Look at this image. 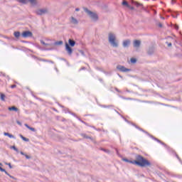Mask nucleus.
I'll return each instance as SVG.
<instances>
[{"instance_id": "9b49d317", "label": "nucleus", "mask_w": 182, "mask_h": 182, "mask_svg": "<svg viewBox=\"0 0 182 182\" xmlns=\"http://www.w3.org/2000/svg\"><path fill=\"white\" fill-rule=\"evenodd\" d=\"M141 42L139 40H135L134 41V48H140Z\"/></svg>"}, {"instance_id": "4c0bfd02", "label": "nucleus", "mask_w": 182, "mask_h": 182, "mask_svg": "<svg viewBox=\"0 0 182 182\" xmlns=\"http://www.w3.org/2000/svg\"><path fill=\"white\" fill-rule=\"evenodd\" d=\"M20 154H21V156H25V153H23V151H21Z\"/></svg>"}, {"instance_id": "a211bd4d", "label": "nucleus", "mask_w": 182, "mask_h": 182, "mask_svg": "<svg viewBox=\"0 0 182 182\" xmlns=\"http://www.w3.org/2000/svg\"><path fill=\"white\" fill-rule=\"evenodd\" d=\"M4 136H8V137H9L10 139H16L14 135L11 134L8 132H5Z\"/></svg>"}, {"instance_id": "72a5a7b5", "label": "nucleus", "mask_w": 182, "mask_h": 182, "mask_svg": "<svg viewBox=\"0 0 182 182\" xmlns=\"http://www.w3.org/2000/svg\"><path fill=\"white\" fill-rule=\"evenodd\" d=\"M15 87H16V85H11V89H15Z\"/></svg>"}, {"instance_id": "f704fd0d", "label": "nucleus", "mask_w": 182, "mask_h": 182, "mask_svg": "<svg viewBox=\"0 0 182 182\" xmlns=\"http://www.w3.org/2000/svg\"><path fill=\"white\" fill-rule=\"evenodd\" d=\"M174 28H175V29H176V31H178V26L175 25V26H174Z\"/></svg>"}, {"instance_id": "6ab92c4d", "label": "nucleus", "mask_w": 182, "mask_h": 182, "mask_svg": "<svg viewBox=\"0 0 182 182\" xmlns=\"http://www.w3.org/2000/svg\"><path fill=\"white\" fill-rule=\"evenodd\" d=\"M9 110H10V111H14V112H18V108L17 107H9Z\"/></svg>"}, {"instance_id": "393cba45", "label": "nucleus", "mask_w": 182, "mask_h": 182, "mask_svg": "<svg viewBox=\"0 0 182 182\" xmlns=\"http://www.w3.org/2000/svg\"><path fill=\"white\" fill-rule=\"evenodd\" d=\"M122 5L124 6H127V8H129V3L127 1H122Z\"/></svg>"}, {"instance_id": "f3484780", "label": "nucleus", "mask_w": 182, "mask_h": 182, "mask_svg": "<svg viewBox=\"0 0 182 182\" xmlns=\"http://www.w3.org/2000/svg\"><path fill=\"white\" fill-rule=\"evenodd\" d=\"M53 46H56L58 45H63V41H55V43H53Z\"/></svg>"}, {"instance_id": "0eeeda50", "label": "nucleus", "mask_w": 182, "mask_h": 182, "mask_svg": "<svg viewBox=\"0 0 182 182\" xmlns=\"http://www.w3.org/2000/svg\"><path fill=\"white\" fill-rule=\"evenodd\" d=\"M117 70H119V72H123L124 73H127V72H130L132 70L131 69L126 68V67L122 65H118L117 66Z\"/></svg>"}, {"instance_id": "dca6fc26", "label": "nucleus", "mask_w": 182, "mask_h": 182, "mask_svg": "<svg viewBox=\"0 0 182 182\" xmlns=\"http://www.w3.org/2000/svg\"><path fill=\"white\" fill-rule=\"evenodd\" d=\"M24 126L28 129V130H31V132H36V129L33 127H31L28 124H25Z\"/></svg>"}, {"instance_id": "49530a36", "label": "nucleus", "mask_w": 182, "mask_h": 182, "mask_svg": "<svg viewBox=\"0 0 182 182\" xmlns=\"http://www.w3.org/2000/svg\"><path fill=\"white\" fill-rule=\"evenodd\" d=\"M126 100H130V98H124Z\"/></svg>"}, {"instance_id": "a878e982", "label": "nucleus", "mask_w": 182, "mask_h": 182, "mask_svg": "<svg viewBox=\"0 0 182 182\" xmlns=\"http://www.w3.org/2000/svg\"><path fill=\"white\" fill-rule=\"evenodd\" d=\"M82 137H84L85 139H92V137L88 136L87 135H86L85 134H81Z\"/></svg>"}, {"instance_id": "c85d7f7f", "label": "nucleus", "mask_w": 182, "mask_h": 182, "mask_svg": "<svg viewBox=\"0 0 182 182\" xmlns=\"http://www.w3.org/2000/svg\"><path fill=\"white\" fill-rule=\"evenodd\" d=\"M175 156H176V157L178 159V160L180 161V163L182 164V162H181V159H180V156H178V155L177 154H175Z\"/></svg>"}, {"instance_id": "20e7f679", "label": "nucleus", "mask_w": 182, "mask_h": 182, "mask_svg": "<svg viewBox=\"0 0 182 182\" xmlns=\"http://www.w3.org/2000/svg\"><path fill=\"white\" fill-rule=\"evenodd\" d=\"M133 126L137 129L138 130H140V132H143V133H145V134H147L148 136H149V137H151V139H153L154 140H155L156 141H158V143H161V144H163L164 146V143L161 142V141H160L159 139H158L157 138L154 137L153 135H151L150 134H149V132H147L146 131H145L144 129L140 128L139 126L136 125V124H133Z\"/></svg>"}, {"instance_id": "4468645a", "label": "nucleus", "mask_w": 182, "mask_h": 182, "mask_svg": "<svg viewBox=\"0 0 182 182\" xmlns=\"http://www.w3.org/2000/svg\"><path fill=\"white\" fill-rule=\"evenodd\" d=\"M70 22L74 25H77V23H79V22L77 21V19L75 18L74 17L71 18Z\"/></svg>"}, {"instance_id": "e433bc0d", "label": "nucleus", "mask_w": 182, "mask_h": 182, "mask_svg": "<svg viewBox=\"0 0 182 182\" xmlns=\"http://www.w3.org/2000/svg\"><path fill=\"white\" fill-rule=\"evenodd\" d=\"M16 123H17V124H19V126H21V125L22 124L21 123V122H19V121H17Z\"/></svg>"}, {"instance_id": "7c9ffc66", "label": "nucleus", "mask_w": 182, "mask_h": 182, "mask_svg": "<svg viewBox=\"0 0 182 182\" xmlns=\"http://www.w3.org/2000/svg\"><path fill=\"white\" fill-rule=\"evenodd\" d=\"M6 166H9V168H12V165H11V163H5Z\"/></svg>"}, {"instance_id": "ea45409f", "label": "nucleus", "mask_w": 182, "mask_h": 182, "mask_svg": "<svg viewBox=\"0 0 182 182\" xmlns=\"http://www.w3.org/2000/svg\"><path fill=\"white\" fill-rule=\"evenodd\" d=\"M75 11H76V12H79V11H80V9L79 8H77V9H75Z\"/></svg>"}, {"instance_id": "aec40b11", "label": "nucleus", "mask_w": 182, "mask_h": 182, "mask_svg": "<svg viewBox=\"0 0 182 182\" xmlns=\"http://www.w3.org/2000/svg\"><path fill=\"white\" fill-rule=\"evenodd\" d=\"M15 38H18L19 36H21V33L19 31H15L14 33Z\"/></svg>"}, {"instance_id": "412c9836", "label": "nucleus", "mask_w": 182, "mask_h": 182, "mask_svg": "<svg viewBox=\"0 0 182 182\" xmlns=\"http://www.w3.org/2000/svg\"><path fill=\"white\" fill-rule=\"evenodd\" d=\"M0 99L2 100V102H5V94L1 93L0 94Z\"/></svg>"}, {"instance_id": "f03ea898", "label": "nucleus", "mask_w": 182, "mask_h": 182, "mask_svg": "<svg viewBox=\"0 0 182 182\" xmlns=\"http://www.w3.org/2000/svg\"><path fill=\"white\" fill-rule=\"evenodd\" d=\"M108 41L113 48H119V41H117L116 34L114 33H108Z\"/></svg>"}, {"instance_id": "5701e85b", "label": "nucleus", "mask_w": 182, "mask_h": 182, "mask_svg": "<svg viewBox=\"0 0 182 182\" xmlns=\"http://www.w3.org/2000/svg\"><path fill=\"white\" fill-rule=\"evenodd\" d=\"M20 137H21V139H22V140H23V141H29V139H28L25 136H23L22 134H20Z\"/></svg>"}, {"instance_id": "2f4dec72", "label": "nucleus", "mask_w": 182, "mask_h": 182, "mask_svg": "<svg viewBox=\"0 0 182 182\" xmlns=\"http://www.w3.org/2000/svg\"><path fill=\"white\" fill-rule=\"evenodd\" d=\"M103 151H105V153H110V151L109 149H102Z\"/></svg>"}, {"instance_id": "39448f33", "label": "nucleus", "mask_w": 182, "mask_h": 182, "mask_svg": "<svg viewBox=\"0 0 182 182\" xmlns=\"http://www.w3.org/2000/svg\"><path fill=\"white\" fill-rule=\"evenodd\" d=\"M85 12L89 15V16L92 19V21H97L98 16L97 14L93 11H90L87 8L84 9Z\"/></svg>"}, {"instance_id": "1a4fd4ad", "label": "nucleus", "mask_w": 182, "mask_h": 182, "mask_svg": "<svg viewBox=\"0 0 182 182\" xmlns=\"http://www.w3.org/2000/svg\"><path fill=\"white\" fill-rule=\"evenodd\" d=\"M65 50L68 52L70 56H71L72 53H73V50H72V48H70V46H69L68 43H65Z\"/></svg>"}, {"instance_id": "c756f323", "label": "nucleus", "mask_w": 182, "mask_h": 182, "mask_svg": "<svg viewBox=\"0 0 182 182\" xmlns=\"http://www.w3.org/2000/svg\"><path fill=\"white\" fill-rule=\"evenodd\" d=\"M166 43L168 46V48L173 46V44L171 43H168V41H166Z\"/></svg>"}, {"instance_id": "ddd939ff", "label": "nucleus", "mask_w": 182, "mask_h": 182, "mask_svg": "<svg viewBox=\"0 0 182 182\" xmlns=\"http://www.w3.org/2000/svg\"><path fill=\"white\" fill-rule=\"evenodd\" d=\"M0 166H2V164L0 163ZM0 171H2L3 173H5V174H6V176H9V177H10L11 174H9V173H8V171H6V170H5L4 168L0 166Z\"/></svg>"}, {"instance_id": "79ce46f5", "label": "nucleus", "mask_w": 182, "mask_h": 182, "mask_svg": "<svg viewBox=\"0 0 182 182\" xmlns=\"http://www.w3.org/2000/svg\"><path fill=\"white\" fill-rule=\"evenodd\" d=\"M115 90H116V92H118V93H120V90H119V89L115 88Z\"/></svg>"}, {"instance_id": "473e14b6", "label": "nucleus", "mask_w": 182, "mask_h": 182, "mask_svg": "<svg viewBox=\"0 0 182 182\" xmlns=\"http://www.w3.org/2000/svg\"><path fill=\"white\" fill-rule=\"evenodd\" d=\"M24 156H25L26 159H31V156H29L28 155H26V154H25Z\"/></svg>"}, {"instance_id": "c9c22d12", "label": "nucleus", "mask_w": 182, "mask_h": 182, "mask_svg": "<svg viewBox=\"0 0 182 182\" xmlns=\"http://www.w3.org/2000/svg\"><path fill=\"white\" fill-rule=\"evenodd\" d=\"M78 120H80V122H81L82 123H84V124H86V122H85L84 121H82V119H80V118H78Z\"/></svg>"}, {"instance_id": "9d476101", "label": "nucleus", "mask_w": 182, "mask_h": 182, "mask_svg": "<svg viewBox=\"0 0 182 182\" xmlns=\"http://www.w3.org/2000/svg\"><path fill=\"white\" fill-rule=\"evenodd\" d=\"M129 45H130V40H125L122 43L123 48H129Z\"/></svg>"}, {"instance_id": "f8f14e48", "label": "nucleus", "mask_w": 182, "mask_h": 182, "mask_svg": "<svg viewBox=\"0 0 182 182\" xmlns=\"http://www.w3.org/2000/svg\"><path fill=\"white\" fill-rule=\"evenodd\" d=\"M28 2H29L32 6H36V5H38V0H28Z\"/></svg>"}, {"instance_id": "58836bf2", "label": "nucleus", "mask_w": 182, "mask_h": 182, "mask_svg": "<svg viewBox=\"0 0 182 182\" xmlns=\"http://www.w3.org/2000/svg\"><path fill=\"white\" fill-rule=\"evenodd\" d=\"M9 177H10V178H12L13 180H15V178L13 176L10 175Z\"/></svg>"}, {"instance_id": "37998d69", "label": "nucleus", "mask_w": 182, "mask_h": 182, "mask_svg": "<svg viewBox=\"0 0 182 182\" xmlns=\"http://www.w3.org/2000/svg\"><path fill=\"white\" fill-rule=\"evenodd\" d=\"M171 4H176V0H172L171 1Z\"/></svg>"}, {"instance_id": "4be33fe9", "label": "nucleus", "mask_w": 182, "mask_h": 182, "mask_svg": "<svg viewBox=\"0 0 182 182\" xmlns=\"http://www.w3.org/2000/svg\"><path fill=\"white\" fill-rule=\"evenodd\" d=\"M10 149H12L14 151H16V153H19V149H18L15 146H11Z\"/></svg>"}, {"instance_id": "f257e3e1", "label": "nucleus", "mask_w": 182, "mask_h": 182, "mask_svg": "<svg viewBox=\"0 0 182 182\" xmlns=\"http://www.w3.org/2000/svg\"><path fill=\"white\" fill-rule=\"evenodd\" d=\"M123 161L126 163H130L131 164H135L136 166H139V167H150L151 163L149 160L144 159L141 155H136V160L130 161L126 158L122 159Z\"/></svg>"}, {"instance_id": "c03bdc74", "label": "nucleus", "mask_w": 182, "mask_h": 182, "mask_svg": "<svg viewBox=\"0 0 182 182\" xmlns=\"http://www.w3.org/2000/svg\"><path fill=\"white\" fill-rule=\"evenodd\" d=\"M72 114H73V116H74V117H76V114L72 113Z\"/></svg>"}, {"instance_id": "a18cd8bd", "label": "nucleus", "mask_w": 182, "mask_h": 182, "mask_svg": "<svg viewBox=\"0 0 182 182\" xmlns=\"http://www.w3.org/2000/svg\"><path fill=\"white\" fill-rule=\"evenodd\" d=\"M173 18H177L176 15H172Z\"/></svg>"}, {"instance_id": "7ed1b4c3", "label": "nucleus", "mask_w": 182, "mask_h": 182, "mask_svg": "<svg viewBox=\"0 0 182 182\" xmlns=\"http://www.w3.org/2000/svg\"><path fill=\"white\" fill-rule=\"evenodd\" d=\"M40 42L43 45V46H45V48L42 49L41 46H38V49H41V50H53V43H46L45 41H43V40H41Z\"/></svg>"}, {"instance_id": "a19ab883", "label": "nucleus", "mask_w": 182, "mask_h": 182, "mask_svg": "<svg viewBox=\"0 0 182 182\" xmlns=\"http://www.w3.org/2000/svg\"><path fill=\"white\" fill-rule=\"evenodd\" d=\"M159 28H162L163 27V24L162 23H159Z\"/></svg>"}, {"instance_id": "8fccbe9b", "label": "nucleus", "mask_w": 182, "mask_h": 182, "mask_svg": "<svg viewBox=\"0 0 182 182\" xmlns=\"http://www.w3.org/2000/svg\"><path fill=\"white\" fill-rule=\"evenodd\" d=\"M117 113H118V114H119V112L117 111Z\"/></svg>"}, {"instance_id": "09e8293b", "label": "nucleus", "mask_w": 182, "mask_h": 182, "mask_svg": "<svg viewBox=\"0 0 182 182\" xmlns=\"http://www.w3.org/2000/svg\"><path fill=\"white\" fill-rule=\"evenodd\" d=\"M33 97H36V96L33 95Z\"/></svg>"}, {"instance_id": "b1692460", "label": "nucleus", "mask_w": 182, "mask_h": 182, "mask_svg": "<svg viewBox=\"0 0 182 182\" xmlns=\"http://www.w3.org/2000/svg\"><path fill=\"white\" fill-rule=\"evenodd\" d=\"M18 2H20V4H23V5H26V4H28V0H18Z\"/></svg>"}, {"instance_id": "de8ad7c7", "label": "nucleus", "mask_w": 182, "mask_h": 182, "mask_svg": "<svg viewBox=\"0 0 182 182\" xmlns=\"http://www.w3.org/2000/svg\"><path fill=\"white\" fill-rule=\"evenodd\" d=\"M118 76H119V77H122V75H119V74H118Z\"/></svg>"}, {"instance_id": "cd10ccee", "label": "nucleus", "mask_w": 182, "mask_h": 182, "mask_svg": "<svg viewBox=\"0 0 182 182\" xmlns=\"http://www.w3.org/2000/svg\"><path fill=\"white\" fill-rule=\"evenodd\" d=\"M154 52V50L153 48H149V50H148V53L149 55H151Z\"/></svg>"}, {"instance_id": "bb28decb", "label": "nucleus", "mask_w": 182, "mask_h": 182, "mask_svg": "<svg viewBox=\"0 0 182 182\" xmlns=\"http://www.w3.org/2000/svg\"><path fill=\"white\" fill-rule=\"evenodd\" d=\"M137 62V59L134 58H131V63H136Z\"/></svg>"}, {"instance_id": "2eb2a0df", "label": "nucleus", "mask_w": 182, "mask_h": 182, "mask_svg": "<svg viewBox=\"0 0 182 182\" xmlns=\"http://www.w3.org/2000/svg\"><path fill=\"white\" fill-rule=\"evenodd\" d=\"M68 43H69L70 46H72V47H73V46H75V45H76V42L72 39L68 40Z\"/></svg>"}, {"instance_id": "423d86ee", "label": "nucleus", "mask_w": 182, "mask_h": 182, "mask_svg": "<svg viewBox=\"0 0 182 182\" xmlns=\"http://www.w3.org/2000/svg\"><path fill=\"white\" fill-rule=\"evenodd\" d=\"M36 14L39 16H42V15H46V14H49V9L48 8L39 9L36 11Z\"/></svg>"}, {"instance_id": "6e6552de", "label": "nucleus", "mask_w": 182, "mask_h": 182, "mask_svg": "<svg viewBox=\"0 0 182 182\" xmlns=\"http://www.w3.org/2000/svg\"><path fill=\"white\" fill-rule=\"evenodd\" d=\"M33 33L31 31H23L21 34V36L23 38H32L33 36Z\"/></svg>"}]
</instances>
